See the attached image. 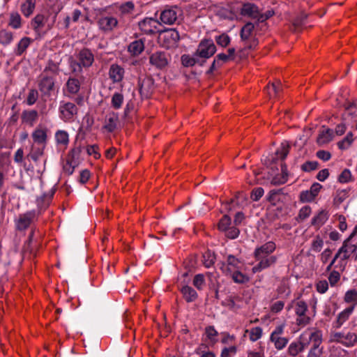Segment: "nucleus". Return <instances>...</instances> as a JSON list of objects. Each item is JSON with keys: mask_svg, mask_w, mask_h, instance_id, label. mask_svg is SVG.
Masks as SVG:
<instances>
[{"mask_svg": "<svg viewBox=\"0 0 357 357\" xmlns=\"http://www.w3.org/2000/svg\"><path fill=\"white\" fill-rule=\"evenodd\" d=\"M276 245L273 241H268L259 247H257L254 251V257L258 264L252 267L253 273L261 272L274 265L278 257L271 254L275 250Z\"/></svg>", "mask_w": 357, "mask_h": 357, "instance_id": "nucleus-1", "label": "nucleus"}, {"mask_svg": "<svg viewBox=\"0 0 357 357\" xmlns=\"http://www.w3.org/2000/svg\"><path fill=\"white\" fill-rule=\"evenodd\" d=\"M38 214L36 210L28 211L18 214L14 218L15 229L18 231H24L32 225L38 219Z\"/></svg>", "mask_w": 357, "mask_h": 357, "instance_id": "nucleus-2", "label": "nucleus"}, {"mask_svg": "<svg viewBox=\"0 0 357 357\" xmlns=\"http://www.w3.org/2000/svg\"><path fill=\"white\" fill-rule=\"evenodd\" d=\"M288 310L294 308L296 314L297 315L296 324L300 326H305L309 324L312 318L307 314V305L302 300H294L288 306Z\"/></svg>", "mask_w": 357, "mask_h": 357, "instance_id": "nucleus-3", "label": "nucleus"}, {"mask_svg": "<svg viewBox=\"0 0 357 357\" xmlns=\"http://www.w3.org/2000/svg\"><path fill=\"white\" fill-rule=\"evenodd\" d=\"M78 62L72 61L70 63V69L75 75L82 73V67H89L92 65L94 57L92 52L88 49L82 50L77 54Z\"/></svg>", "mask_w": 357, "mask_h": 357, "instance_id": "nucleus-4", "label": "nucleus"}, {"mask_svg": "<svg viewBox=\"0 0 357 357\" xmlns=\"http://www.w3.org/2000/svg\"><path fill=\"white\" fill-rule=\"evenodd\" d=\"M179 39V33L174 29L165 30L159 36V40L162 45L167 49L177 47Z\"/></svg>", "mask_w": 357, "mask_h": 357, "instance_id": "nucleus-5", "label": "nucleus"}, {"mask_svg": "<svg viewBox=\"0 0 357 357\" xmlns=\"http://www.w3.org/2000/svg\"><path fill=\"white\" fill-rule=\"evenodd\" d=\"M351 239L347 238L343 242L342 245L338 251L335 255V259H340L338 263L340 264V266H343L344 268L345 264L344 263L349 257H350V254L355 252L357 249L356 245L349 244V241Z\"/></svg>", "mask_w": 357, "mask_h": 357, "instance_id": "nucleus-6", "label": "nucleus"}, {"mask_svg": "<svg viewBox=\"0 0 357 357\" xmlns=\"http://www.w3.org/2000/svg\"><path fill=\"white\" fill-rule=\"evenodd\" d=\"M216 52V47L213 41L211 39L202 40L195 52L198 57L205 59L211 57Z\"/></svg>", "mask_w": 357, "mask_h": 357, "instance_id": "nucleus-7", "label": "nucleus"}, {"mask_svg": "<svg viewBox=\"0 0 357 357\" xmlns=\"http://www.w3.org/2000/svg\"><path fill=\"white\" fill-rule=\"evenodd\" d=\"M171 56L165 52L158 51L149 56V63L157 69L162 70L167 67Z\"/></svg>", "mask_w": 357, "mask_h": 357, "instance_id": "nucleus-8", "label": "nucleus"}, {"mask_svg": "<svg viewBox=\"0 0 357 357\" xmlns=\"http://www.w3.org/2000/svg\"><path fill=\"white\" fill-rule=\"evenodd\" d=\"M154 82L151 77H147L139 79V91L143 98L150 97L153 91Z\"/></svg>", "mask_w": 357, "mask_h": 357, "instance_id": "nucleus-9", "label": "nucleus"}, {"mask_svg": "<svg viewBox=\"0 0 357 357\" xmlns=\"http://www.w3.org/2000/svg\"><path fill=\"white\" fill-rule=\"evenodd\" d=\"M312 346L311 347L307 357H321L324 352V347L321 345L323 338H321L319 334L311 336Z\"/></svg>", "mask_w": 357, "mask_h": 357, "instance_id": "nucleus-10", "label": "nucleus"}, {"mask_svg": "<svg viewBox=\"0 0 357 357\" xmlns=\"http://www.w3.org/2000/svg\"><path fill=\"white\" fill-rule=\"evenodd\" d=\"M319 334L321 338L323 337L322 331L318 329L313 330H307L304 333H303L300 337L299 340L298 341L300 347L303 351L310 344L312 345V340L311 336L313 335Z\"/></svg>", "mask_w": 357, "mask_h": 357, "instance_id": "nucleus-11", "label": "nucleus"}, {"mask_svg": "<svg viewBox=\"0 0 357 357\" xmlns=\"http://www.w3.org/2000/svg\"><path fill=\"white\" fill-rule=\"evenodd\" d=\"M220 268L226 275H231L234 282L238 284H244L249 281L250 278L245 274H243L238 270H231L225 264H222Z\"/></svg>", "mask_w": 357, "mask_h": 357, "instance_id": "nucleus-12", "label": "nucleus"}, {"mask_svg": "<svg viewBox=\"0 0 357 357\" xmlns=\"http://www.w3.org/2000/svg\"><path fill=\"white\" fill-rule=\"evenodd\" d=\"M47 128L38 126L31 133L33 144L46 146L47 141Z\"/></svg>", "mask_w": 357, "mask_h": 357, "instance_id": "nucleus-13", "label": "nucleus"}, {"mask_svg": "<svg viewBox=\"0 0 357 357\" xmlns=\"http://www.w3.org/2000/svg\"><path fill=\"white\" fill-rule=\"evenodd\" d=\"M259 8L251 3H244L241 8V15L255 20L257 23H259Z\"/></svg>", "mask_w": 357, "mask_h": 357, "instance_id": "nucleus-14", "label": "nucleus"}, {"mask_svg": "<svg viewBox=\"0 0 357 357\" xmlns=\"http://www.w3.org/2000/svg\"><path fill=\"white\" fill-rule=\"evenodd\" d=\"M158 22L153 18H146L139 22L140 30L146 34H151L158 31Z\"/></svg>", "mask_w": 357, "mask_h": 357, "instance_id": "nucleus-15", "label": "nucleus"}, {"mask_svg": "<svg viewBox=\"0 0 357 357\" xmlns=\"http://www.w3.org/2000/svg\"><path fill=\"white\" fill-rule=\"evenodd\" d=\"M98 24L101 30L104 31H110L117 26L118 21L114 17L105 16L100 17Z\"/></svg>", "mask_w": 357, "mask_h": 357, "instance_id": "nucleus-16", "label": "nucleus"}, {"mask_svg": "<svg viewBox=\"0 0 357 357\" xmlns=\"http://www.w3.org/2000/svg\"><path fill=\"white\" fill-rule=\"evenodd\" d=\"M39 89L43 94H48L53 90L54 82L52 77L45 75H41V79L39 82Z\"/></svg>", "mask_w": 357, "mask_h": 357, "instance_id": "nucleus-17", "label": "nucleus"}, {"mask_svg": "<svg viewBox=\"0 0 357 357\" xmlns=\"http://www.w3.org/2000/svg\"><path fill=\"white\" fill-rule=\"evenodd\" d=\"M45 149V146L33 144L30 148L29 153L26 155V158L37 164L40 158L44 155Z\"/></svg>", "mask_w": 357, "mask_h": 357, "instance_id": "nucleus-18", "label": "nucleus"}, {"mask_svg": "<svg viewBox=\"0 0 357 357\" xmlns=\"http://www.w3.org/2000/svg\"><path fill=\"white\" fill-rule=\"evenodd\" d=\"M22 122L31 127L33 126L38 118V113L37 111L24 110L22 113Z\"/></svg>", "mask_w": 357, "mask_h": 357, "instance_id": "nucleus-19", "label": "nucleus"}, {"mask_svg": "<svg viewBox=\"0 0 357 357\" xmlns=\"http://www.w3.org/2000/svg\"><path fill=\"white\" fill-rule=\"evenodd\" d=\"M354 311V306L347 307L341 312H340L337 317V319L333 323V327L336 328H340L350 317Z\"/></svg>", "mask_w": 357, "mask_h": 357, "instance_id": "nucleus-20", "label": "nucleus"}, {"mask_svg": "<svg viewBox=\"0 0 357 357\" xmlns=\"http://www.w3.org/2000/svg\"><path fill=\"white\" fill-rule=\"evenodd\" d=\"M229 56L224 53L218 54L214 59L210 68L206 72L208 75H211L213 72L222 66L224 63H227L229 60Z\"/></svg>", "mask_w": 357, "mask_h": 357, "instance_id": "nucleus-21", "label": "nucleus"}, {"mask_svg": "<svg viewBox=\"0 0 357 357\" xmlns=\"http://www.w3.org/2000/svg\"><path fill=\"white\" fill-rule=\"evenodd\" d=\"M124 69L117 64H112L109 68V75L114 82H121L124 76Z\"/></svg>", "mask_w": 357, "mask_h": 357, "instance_id": "nucleus-22", "label": "nucleus"}, {"mask_svg": "<svg viewBox=\"0 0 357 357\" xmlns=\"http://www.w3.org/2000/svg\"><path fill=\"white\" fill-rule=\"evenodd\" d=\"M160 19L164 24H172L177 19V13L173 8L166 9L161 13Z\"/></svg>", "mask_w": 357, "mask_h": 357, "instance_id": "nucleus-23", "label": "nucleus"}, {"mask_svg": "<svg viewBox=\"0 0 357 357\" xmlns=\"http://www.w3.org/2000/svg\"><path fill=\"white\" fill-rule=\"evenodd\" d=\"M288 179V172L285 164L281 165V174L275 175L271 180V183L280 185L285 183Z\"/></svg>", "mask_w": 357, "mask_h": 357, "instance_id": "nucleus-24", "label": "nucleus"}, {"mask_svg": "<svg viewBox=\"0 0 357 357\" xmlns=\"http://www.w3.org/2000/svg\"><path fill=\"white\" fill-rule=\"evenodd\" d=\"M144 50V44L142 39L132 42L128 47V51L132 56L139 55Z\"/></svg>", "mask_w": 357, "mask_h": 357, "instance_id": "nucleus-25", "label": "nucleus"}, {"mask_svg": "<svg viewBox=\"0 0 357 357\" xmlns=\"http://www.w3.org/2000/svg\"><path fill=\"white\" fill-rule=\"evenodd\" d=\"M328 211L321 210L312 219V225L319 228L328 220Z\"/></svg>", "mask_w": 357, "mask_h": 357, "instance_id": "nucleus-26", "label": "nucleus"}, {"mask_svg": "<svg viewBox=\"0 0 357 357\" xmlns=\"http://www.w3.org/2000/svg\"><path fill=\"white\" fill-rule=\"evenodd\" d=\"M333 137V130L329 128L322 130L317 137V143L320 145L330 142Z\"/></svg>", "mask_w": 357, "mask_h": 357, "instance_id": "nucleus-27", "label": "nucleus"}, {"mask_svg": "<svg viewBox=\"0 0 357 357\" xmlns=\"http://www.w3.org/2000/svg\"><path fill=\"white\" fill-rule=\"evenodd\" d=\"M118 121L119 118L116 114H109L106 118L104 128L108 132H112L116 128Z\"/></svg>", "mask_w": 357, "mask_h": 357, "instance_id": "nucleus-28", "label": "nucleus"}, {"mask_svg": "<svg viewBox=\"0 0 357 357\" xmlns=\"http://www.w3.org/2000/svg\"><path fill=\"white\" fill-rule=\"evenodd\" d=\"M181 293L187 302H192L197 298V293L191 287L184 286L181 289Z\"/></svg>", "mask_w": 357, "mask_h": 357, "instance_id": "nucleus-29", "label": "nucleus"}, {"mask_svg": "<svg viewBox=\"0 0 357 357\" xmlns=\"http://www.w3.org/2000/svg\"><path fill=\"white\" fill-rule=\"evenodd\" d=\"M270 341L273 343L277 350H282L289 342V338L283 336L270 337Z\"/></svg>", "mask_w": 357, "mask_h": 357, "instance_id": "nucleus-30", "label": "nucleus"}, {"mask_svg": "<svg viewBox=\"0 0 357 357\" xmlns=\"http://www.w3.org/2000/svg\"><path fill=\"white\" fill-rule=\"evenodd\" d=\"M255 29V24L252 22H248L246 23L241 30V38L242 40L245 41L250 38V37L252 36V32Z\"/></svg>", "mask_w": 357, "mask_h": 357, "instance_id": "nucleus-31", "label": "nucleus"}, {"mask_svg": "<svg viewBox=\"0 0 357 357\" xmlns=\"http://www.w3.org/2000/svg\"><path fill=\"white\" fill-rule=\"evenodd\" d=\"M199 62V59L196 55L195 52L192 56L188 54H183L181 56V63L185 67H192Z\"/></svg>", "mask_w": 357, "mask_h": 357, "instance_id": "nucleus-32", "label": "nucleus"}, {"mask_svg": "<svg viewBox=\"0 0 357 357\" xmlns=\"http://www.w3.org/2000/svg\"><path fill=\"white\" fill-rule=\"evenodd\" d=\"M357 343V332L344 333L342 344L347 347L354 346Z\"/></svg>", "mask_w": 357, "mask_h": 357, "instance_id": "nucleus-33", "label": "nucleus"}, {"mask_svg": "<svg viewBox=\"0 0 357 357\" xmlns=\"http://www.w3.org/2000/svg\"><path fill=\"white\" fill-rule=\"evenodd\" d=\"M35 8V0H26L21 6V11L26 17L32 14Z\"/></svg>", "mask_w": 357, "mask_h": 357, "instance_id": "nucleus-34", "label": "nucleus"}, {"mask_svg": "<svg viewBox=\"0 0 357 357\" xmlns=\"http://www.w3.org/2000/svg\"><path fill=\"white\" fill-rule=\"evenodd\" d=\"M344 301L347 303H351L354 308L357 305V290L352 289L346 291Z\"/></svg>", "mask_w": 357, "mask_h": 357, "instance_id": "nucleus-35", "label": "nucleus"}, {"mask_svg": "<svg viewBox=\"0 0 357 357\" xmlns=\"http://www.w3.org/2000/svg\"><path fill=\"white\" fill-rule=\"evenodd\" d=\"M13 40V35L11 31L6 29L0 30V43L4 46L8 45Z\"/></svg>", "mask_w": 357, "mask_h": 357, "instance_id": "nucleus-36", "label": "nucleus"}, {"mask_svg": "<svg viewBox=\"0 0 357 357\" xmlns=\"http://www.w3.org/2000/svg\"><path fill=\"white\" fill-rule=\"evenodd\" d=\"M8 25L13 29H17L22 26V19L19 13H11L10 14V20Z\"/></svg>", "mask_w": 357, "mask_h": 357, "instance_id": "nucleus-37", "label": "nucleus"}, {"mask_svg": "<svg viewBox=\"0 0 357 357\" xmlns=\"http://www.w3.org/2000/svg\"><path fill=\"white\" fill-rule=\"evenodd\" d=\"M31 42V39L28 37L22 38L17 44V49L15 50V54L17 55H21L23 52L26 50V48L29 46Z\"/></svg>", "mask_w": 357, "mask_h": 357, "instance_id": "nucleus-38", "label": "nucleus"}, {"mask_svg": "<svg viewBox=\"0 0 357 357\" xmlns=\"http://www.w3.org/2000/svg\"><path fill=\"white\" fill-rule=\"evenodd\" d=\"M289 151V144L287 142H283L275 151V155H277L278 158L284 160L287 156Z\"/></svg>", "mask_w": 357, "mask_h": 357, "instance_id": "nucleus-39", "label": "nucleus"}, {"mask_svg": "<svg viewBox=\"0 0 357 357\" xmlns=\"http://www.w3.org/2000/svg\"><path fill=\"white\" fill-rule=\"evenodd\" d=\"M192 284L198 290H202L206 284L205 275L202 273L195 275Z\"/></svg>", "mask_w": 357, "mask_h": 357, "instance_id": "nucleus-40", "label": "nucleus"}, {"mask_svg": "<svg viewBox=\"0 0 357 357\" xmlns=\"http://www.w3.org/2000/svg\"><path fill=\"white\" fill-rule=\"evenodd\" d=\"M241 261L235 256L229 255L227 258V264H224L226 266L229 268L231 270H235L239 268Z\"/></svg>", "mask_w": 357, "mask_h": 357, "instance_id": "nucleus-41", "label": "nucleus"}, {"mask_svg": "<svg viewBox=\"0 0 357 357\" xmlns=\"http://www.w3.org/2000/svg\"><path fill=\"white\" fill-rule=\"evenodd\" d=\"M246 333H249L250 340L255 342L261 338L262 335V329L260 327H254L250 330H247Z\"/></svg>", "mask_w": 357, "mask_h": 357, "instance_id": "nucleus-42", "label": "nucleus"}, {"mask_svg": "<svg viewBox=\"0 0 357 357\" xmlns=\"http://www.w3.org/2000/svg\"><path fill=\"white\" fill-rule=\"evenodd\" d=\"M353 134L351 132L347 133V136L337 143L338 148L341 150L348 149L353 142Z\"/></svg>", "mask_w": 357, "mask_h": 357, "instance_id": "nucleus-43", "label": "nucleus"}, {"mask_svg": "<svg viewBox=\"0 0 357 357\" xmlns=\"http://www.w3.org/2000/svg\"><path fill=\"white\" fill-rule=\"evenodd\" d=\"M54 137L58 146L67 144V132L66 131L61 130H57Z\"/></svg>", "mask_w": 357, "mask_h": 357, "instance_id": "nucleus-44", "label": "nucleus"}, {"mask_svg": "<svg viewBox=\"0 0 357 357\" xmlns=\"http://www.w3.org/2000/svg\"><path fill=\"white\" fill-rule=\"evenodd\" d=\"M302 349L298 341L292 342L287 349L288 354L291 356H296L299 353L302 352Z\"/></svg>", "mask_w": 357, "mask_h": 357, "instance_id": "nucleus-45", "label": "nucleus"}, {"mask_svg": "<svg viewBox=\"0 0 357 357\" xmlns=\"http://www.w3.org/2000/svg\"><path fill=\"white\" fill-rule=\"evenodd\" d=\"M80 87V83L77 78H68V92L75 93L78 92Z\"/></svg>", "mask_w": 357, "mask_h": 357, "instance_id": "nucleus-46", "label": "nucleus"}, {"mask_svg": "<svg viewBox=\"0 0 357 357\" xmlns=\"http://www.w3.org/2000/svg\"><path fill=\"white\" fill-rule=\"evenodd\" d=\"M45 17L43 15H37L33 20H32L31 25L35 31H38V29L43 27L45 24Z\"/></svg>", "mask_w": 357, "mask_h": 357, "instance_id": "nucleus-47", "label": "nucleus"}, {"mask_svg": "<svg viewBox=\"0 0 357 357\" xmlns=\"http://www.w3.org/2000/svg\"><path fill=\"white\" fill-rule=\"evenodd\" d=\"M215 39L217 44L222 47L227 46L231 40L230 37L226 33L217 36Z\"/></svg>", "mask_w": 357, "mask_h": 357, "instance_id": "nucleus-48", "label": "nucleus"}, {"mask_svg": "<svg viewBox=\"0 0 357 357\" xmlns=\"http://www.w3.org/2000/svg\"><path fill=\"white\" fill-rule=\"evenodd\" d=\"M52 197L51 195H44L43 196L37 199V204L41 209L45 208L50 204V199Z\"/></svg>", "mask_w": 357, "mask_h": 357, "instance_id": "nucleus-49", "label": "nucleus"}, {"mask_svg": "<svg viewBox=\"0 0 357 357\" xmlns=\"http://www.w3.org/2000/svg\"><path fill=\"white\" fill-rule=\"evenodd\" d=\"M205 333L208 339L212 342H216V337L218 335V331L212 326H208L205 329Z\"/></svg>", "mask_w": 357, "mask_h": 357, "instance_id": "nucleus-50", "label": "nucleus"}, {"mask_svg": "<svg viewBox=\"0 0 357 357\" xmlns=\"http://www.w3.org/2000/svg\"><path fill=\"white\" fill-rule=\"evenodd\" d=\"M231 225V218L225 215H224L219 222L218 228L220 230L226 231Z\"/></svg>", "mask_w": 357, "mask_h": 357, "instance_id": "nucleus-51", "label": "nucleus"}, {"mask_svg": "<svg viewBox=\"0 0 357 357\" xmlns=\"http://www.w3.org/2000/svg\"><path fill=\"white\" fill-rule=\"evenodd\" d=\"M123 101V95L119 93H115L112 98V105L115 109H119L122 105Z\"/></svg>", "mask_w": 357, "mask_h": 357, "instance_id": "nucleus-52", "label": "nucleus"}, {"mask_svg": "<svg viewBox=\"0 0 357 357\" xmlns=\"http://www.w3.org/2000/svg\"><path fill=\"white\" fill-rule=\"evenodd\" d=\"M134 7V4L132 1H128L120 6L119 11L122 15L130 14L133 11Z\"/></svg>", "mask_w": 357, "mask_h": 357, "instance_id": "nucleus-53", "label": "nucleus"}, {"mask_svg": "<svg viewBox=\"0 0 357 357\" xmlns=\"http://www.w3.org/2000/svg\"><path fill=\"white\" fill-rule=\"evenodd\" d=\"M328 280L331 287H335L340 280V273L337 271H332L328 277Z\"/></svg>", "mask_w": 357, "mask_h": 357, "instance_id": "nucleus-54", "label": "nucleus"}, {"mask_svg": "<svg viewBox=\"0 0 357 357\" xmlns=\"http://www.w3.org/2000/svg\"><path fill=\"white\" fill-rule=\"evenodd\" d=\"M352 175L351 171L348 169H344L338 177L339 182L342 183H348L351 181Z\"/></svg>", "mask_w": 357, "mask_h": 357, "instance_id": "nucleus-55", "label": "nucleus"}, {"mask_svg": "<svg viewBox=\"0 0 357 357\" xmlns=\"http://www.w3.org/2000/svg\"><path fill=\"white\" fill-rule=\"evenodd\" d=\"M38 98V91L36 89H31L29 92L27 99H26V104L28 105H33Z\"/></svg>", "mask_w": 357, "mask_h": 357, "instance_id": "nucleus-56", "label": "nucleus"}, {"mask_svg": "<svg viewBox=\"0 0 357 357\" xmlns=\"http://www.w3.org/2000/svg\"><path fill=\"white\" fill-rule=\"evenodd\" d=\"M311 213V208L308 206H305L302 207L298 213V219L300 220H303L308 218Z\"/></svg>", "mask_w": 357, "mask_h": 357, "instance_id": "nucleus-57", "label": "nucleus"}, {"mask_svg": "<svg viewBox=\"0 0 357 357\" xmlns=\"http://www.w3.org/2000/svg\"><path fill=\"white\" fill-rule=\"evenodd\" d=\"M264 190L262 188L259 187L252 190L250 195V198L252 201H258L264 195Z\"/></svg>", "mask_w": 357, "mask_h": 357, "instance_id": "nucleus-58", "label": "nucleus"}, {"mask_svg": "<svg viewBox=\"0 0 357 357\" xmlns=\"http://www.w3.org/2000/svg\"><path fill=\"white\" fill-rule=\"evenodd\" d=\"M344 333L341 332H335L331 334L330 335V342H338L342 344V342L344 340Z\"/></svg>", "mask_w": 357, "mask_h": 357, "instance_id": "nucleus-59", "label": "nucleus"}, {"mask_svg": "<svg viewBox=\"0 0 357 357\" xmlns=\"http://www.w3.org/2000/svg\"><path fill=\"white\" fill-rule=\"evenodd\" d=\"M324 245L323 240L317 236L312 243V250L314 252H319Z\"/></svg>", "mask_w": 357, "mask_h": 357, "instance_id": "nucleus-60", "label": "nucleus"}, {"mask_svg": "<svg viewBox=\"0 0 357 357\" xmlns=\"http://www.w3.org/2000/svg\"><path fill=\"white\" fill-rule=\"evenodd\" d=\"M318 167V162L317 161H307L302 165L301 169L305 172H310L314 170Z\"/></svg>", "mask_w": 357, "mask_h": 357, "instance_id": "nucleus-61", "label": "nucleus"}, {"mask_svg": "<svg viewBox=\"0 0 357 357\" xmlns=\"http://www.w3.org/2000/svg\"><path fill=\"white\" fill-rule=\"evenodd\" d=\"M225 232V235L227 238L234 239L239 235V229L235 227H230Z\"/></svg>", "mask_w": 357, "mask_h": 357, "instance_id": "nucleus-62", "label": "nucleus"}, {"mask_svg": "<svg viewBox=\"0 0 357 357\" xmlns=\"http://www.w3.org/2000/svg\"><path fill=\"white\" fill-rule=\"evenodd\" d=\"M215 262V257L210 252L204 255V265L206 268L211 267Z\"/></svg>", "mask_w": 357, "mask_h": 357, "instance_id": "nucleus-63", "label": "nucleus"}, {"mask_svg": "<svg viewBox=\"0 0 357 357\" xmlns=\"http://www.w3.org/2000/svg\"><path fill=\"white\" fill-rule=\"evenodd\" d=\"M328 289V283L326 280H320L317 284V290L319 293L324 294Z\"/></svg>", "mask_w": 357, "mask_h": 357, "instance_id": "nucleus-64", "label": "nucleus"}]
</instances>
